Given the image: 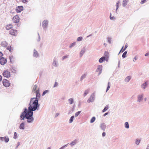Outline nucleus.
Here are the masks:
<instances>
[{
  "label": "nucleus",
  "instance_id": "nucleus-15",
  "mask_svg": "<svg viewBox=\"0 0 149 149\" xmlns=\"http://www.w3.org/2000/svg\"><path fill=\"white\" fill-rule=\"evenodd\" d=\"M38 53L37 51H36V50L34 49V53L33 56H34L35 57H37L38 56Z\"/></svg>",
  "mask_w": 149,
  "mask_h": 149
},
{
  "label": "nucleus",
  "instance_id": "nucleus-37",
  "mask_svg": "<svg viewBox=\"0 0 149 149\" xmlns=\"http://www.w3.org/2000/svg\"><path fill=\"white\" fill-rule=\"evenodd\" d=\"M128 47V44L127 43H126L125 45V48L123 50V51H122V52H123V51H124L125 49H126L127 48V47Z\"/></svg>",
  "mask_w": 149,
  "mask_h": 149
},
{
  "label": "nucleus",
  "instance_id": "nucleus-46",
  "mask_svg": "<svg viewBox=\"0 0 149 149\" xmlns=\"http://www.w3.org/2000/svg\"><path fill=\"white\" fill-rule=\"evenodd\" d=\"M82 38H78L77 39V41H80L81 40Z\"/></svg>",
  "mask_w": 149,
  "mask_h": 149
},
{
  "label": "nucleus",
  "instance_id": "nucleus-47",
  "mask_svg": "<svg viewBox=\"0 0 149 149\" xmlns=\"http://www.w3.org/2000/svg\"><path fill=\"white\" fill-rule=\"evenodd\" d=\"M68 56H63L62 57L63 59L64 60L65 58H67L68 57Z\"/></svg>",
  "mask_w": 149,
  "mask_h": 149
},
{
  "label": "nucleus",
  "instance_id": "nucleus-9",
  "mask_svg": "<svg viewBox=\"0 0 149 149\" xmlns=\"http://www.w3.org/2000/svg\"><path fill=\"white\" fill-rule=\"evenodd\" d=\"M102 65H99L97 67V68L96 70L97 72H99V74H100L102 70Z\"/></svg>",
  "mask_w": 149,
  "mask_h": 149
},
{
  "label": "nucleus",
  "instance_id": "nucleus-18",
  "mask_svg": "<svg viewBox=\"0 0 149 149\" xmlns=\"http://www.w3.org/2000/svg\"><path fill=\"white\" fill-rule=\"evenodd\" d=\"M143 97V96L142 95H140L138 96V101L139 102L141 100H142Z\"/></svg>",
  "mask_w": 149,
  "mask_h": 149
},
{
  "label": "nucleus",
  "instance_id": "nucleus-17",
  "mask_svg": "<svg viewBox=\"0 0 149 149\" xmlns=\"http://www.w3.org/2000/svg\"><path fill=\"white\" fill-rule=\"evenodd\" d=\"M131 79V77L130 76H128L125 79V81L126 82H128Z\"/></svg>",
  "mask_w": 149,
  "mask_h": 149
},
{
  "label": "nucleus",
  "instance_id": "nucleus-25",
  "mask_svg": "<svg viewBox=\"0 0 149 149\" xmlns=\"http://www.w3.org/2000/svg\"><path fill=\"white\" fill-rule=\"evenodd\" d=\"M69 103L70 104H72L73 102V99L72 98H70L68 100Z\"/></svg>",
  "mask_w": 149,
  "mask_h": 149
},
{
  "label": "nucleus",
  "instance_id": "nucleus-22",
  "mask_svg": "<svg viewBox=\"0 0 149 149\" xmlns=\"http://www.w3.org/2000/svg\"><path fill=\"white\" fill-rule=\"evenodd\" d=\"M95 117H92L90 120V123H93V122H94V121L95 120Z\"/></svg>",
  "mask_w": 149,
  "mask_h": 149
},
{
  "label": "nucleus",
  "instance_id": "nucleus-28",
  "mask_svg": "<svg viewBox=\"0 0 149 149\" xmlns=\"http://www.w3.org/2000/svg\"><path fill=\"white\" fill-rule=\"evenodd\" d=\"M85 52V51L84 50H81V51L80 53V55L81 57L82 56L83 54Z\"/></svg>",
  "mask_w": 149,
  "mask_h": 149
},
{
  "label": "nucleus",
  "instance_id": "nucleus-8",
  "mask_svg": "<svg viewBox=\"0 0 149 149\" xmlns=\"http://www.w3.org/2000/svg\"><path fill=\"white\" fill-rule=\"evenodd\" d=\"M48 24V21L47 20H45L42 22V26L43 27L45 28Z\"/></svg>",
  "mask_w": 149,
  "mask_h": 149
},
{
  "label": "nucleus",
  "instance_id": "nucleus-27",
  "mask_svg": "<svg viewBox=\"0 0 149 149\" xmlns=\"http://www.w3.org/2000/svg\"><path fill=\"white\" fill-rule=\"evenodd\" d=\"M125 127L127 128H128L129 127V124L128 122H126L125 123Z\"/></svg>",
  "mask_w": 149,
  "mask_h": 149
},
{
  "label": "nucleus",
  "instance_id": "nucleus-59",
  "mask_svg": "<svg viewBox=\"0 0 149 149\" xmlns=\"http://www.w3.org/2000/svg\"><path fill=\"white\" fill-rule=\"evenodd\" d=\"M86 76V75L85 74L84 75V77Z\"/></svg>",
  "mask_w": 149,
  "mask_h": 149
},
{
  "label": "nucleus",
  "instance_id": "nucleus-56",
  "mask_svg": "<svg viewBox=\"0 0 149 149\" xmlns=\"http://www.w3.org/2000/svg\"><path fill=\"white\" fill-rule=\"evenodd\" d=\"M123 47H122V48L120 50V52H121V51H122H122H123V50H123Z\"/></svg>",
  "mask_w": 149,
  "mask_h": 149
},
{
  "label": "nucleus",
  "instance_id": "nucleus-1",
  "mask_svg": "<svg viewBox=\"0 0 149 149\" xmlns=\"http://www.w3.org/2000/svg\"><path fill=\"white\" fill-rule=\"evenodd\" d=\"M39 107L38 104V101L36 98H33L31 99L29 107L27 110L25 108L24 110L20 116L21 120H24V118L27 119L28 123H31L34 119L32 117L33 112V111L36 110L37 108Z\"/></svg>",
  "mask_w": 149,
  "mask_h": 149
},
{
  "label": "nucleus",
  "instance_id": "nucleus-20",
  "mask_svg": "<svg viewBox=\"0 0 149 149\" xmlns=\"http://www.w3.org/2000/svg\"><path fill=\"white\" fill-rule=\"evenodd\" d=\"M147 85V82H146L145 83L141 85L142 88H143L144 89L145 88L146 86Z\"/></svg>",
  "mask_w": 149,
  "mask_h": 149
},
{
  "label": "nucleus",
  "instance_id": "nucleus-50",
  "mask_svg": "<svg viewBox=\"0 0 149 149\" xmlns=\"http://www.w3.org/2000/svg\"><path fill=\"white\" fill-rule=\"evenodd\" d=\"M53 64L54 65V66H56V61H54V62Z\"/></svg>",
  "mask_w": 149,
  "mask_h": 149
},
{
  "label": "nucleus",
  "instance_id": "nucleus-45",
  "mask_svg": "<svg viewBox=\"0 0 149 149\" xmlns=\"http://www.w3.org/2000/svg\"><path fill=\"white\" fill-rule=\"evenodd\" d=\"M57 85H58V83H57V82H55V83L54 85V87H56V86H57Z\"/></svg>",
  "mask_w": 149,
  "mask_h": 149
},
{
  "label": "nucleus",
  "instance_id": "nucleus-26",
  "mask_svg": "<svg viewBox=\"0 0 149 149\" xmlns=\"http://www.w3.org/2000/svg\"><path fill=\"white\" fill-rule=\"evenodd\" d=\"M120 2L119 1H118L116 3V10L118 9L119 7V4H120Z\"/></svg>",
  "mask_w": 149,
  "mask_h": 149
},
{
  "label": "nucleus",
  "instance_id": "nucleus-19",
  "mask_svg": "<svg viewBox=\"0 0 149 149\" xmlns=\"http://www.w3.org/2000/svg\"><path fill=\"white\" fill-rule=\"evenodd\" d=\"M108 109V106H106L104 108V109L102 110V112H104L105 111H106Z\"/></svg>",
  "mask_w": 149,
  "mask_h": 149
},
{
  "label": "nucleus",
  "instance_id": "nucleus-40",
  "mask_svg": "<svg viewBox=\"0 0 149 149\" xmlns=\"http://www.w3.org/2000/svg\"><path fill=\"white\" fill-rule=\"evenodd\" d=\"M76 142L73 141L71 143L70 145L71 146H72L73 145H74L76 144Z\"/></svg>",
  "mask_w": 149,
  "mask_h": 149
},
{
  "label": "nucleus",
  "instance_id": "nucleus-36",
  "mask_svg": "<svg viewBox=\"0 0 149 149\" xmlns=\"http://www.w3.org/2000/svg\"><path fill=\"white\" fill-rule=\"evenodd\" d=\"M110 19L111 20H113L115 19V18L114 17H111V14H110Z\"/></svg>",
  "mask_w": 149,
  "mask_h": 149
},
{
  "label": "nucleus",
  "instance_id": "nucleus-10",
  "mask_svg": "<svg viewBox=\"0 0 149 149\" xmlns=\"http://www.w3.org/2000/svg\"><path fill=\"white\" fill-rule=\"evenodd\" d=\"M13 27V25L11 24H9L6 26V28L7 30H9Z\"/></svg>",
  "mask_w": 149,
  "mask_h": 149
},
{
  "label": "nucleus",
  "instance_id": "nucleus-23",
  "mask_svg": "<svg viewBox=\"0 0 149 149\" xmlns=\"http://www.w3.org/2000/svg\"><path fill=\"white\" fill-rule=\"evenodd\" d=\"M127 3V1L123 0V6H125Z\"/></svg>",
  "mask_w": 149,
  "mask_h": 149
},
{
  "label": "nucleus",
  "instance_id": "nucleus-13",
  "mask_svg": "<svg viewBox=\"0 0 149 149\" xmlns=\"http://www.w3.org/2000/svg\"><path fill=\"white\" fill-rule=\"evenodd\" d=\"M104 60H106V58L105 57L102 56L99 59V61L100 63H102Z\"/></svg>",
  "mask_w": 149,
  "mask_h": 149
},
{
  "label": "nucleus",
  "instance_id": "nucleus-24",
  "mask_svg": "<svg viewBox=\"0 0 149 149\" xmlns=\"http://www.w3.org/2000/svg\"><path fill=\"white\" fill-rule=\"evenodd\" d=\"M74 118V116H72L70 118L69 120V123H71L72 122V121H73Z\"/></svg>",
  "mask_w": 149,
  "mask_h": 149
},
{
  "label": "nucleus",
  "instance_id": "nucleus-41",
  "mask_svg": "<svg viewBox=\"0 0 149 149\" xmlns=\"http://www.w3.org/2000/svg\"><path fill=\"white\" fill-rule=\"evenodd\" d=\"M48 92V91L47 90H46L44 92H43L42 93V95H44L45 94L47 93Z\"/></svg>",
  "mask_w": 149,
  "mask_h": 149
},
{
  "label": "nucleus",
  "instance_id": "nucleus-52",
  "mask_svg": "<svg viewBox=\"0 0 149 149\" xmlns=\"http://www.w3.org/2000/svg\"><path fill=\"white\" fill-rule=\"evenodd\" d=\"M3 55V54L1 52H0V57L2 56Z\"/></svg>",
  "mask_w": 149,
  "mask_h": 149
},
{
  "label": "nucleus",
  "instance_id": "nucleus-49",
  "mask_svg": "<svg viewBox=\"0 0 149 149\" xmlns=\"http://www.w3.org/2000/svg\"><path fill=\"white\" fill-rule=\"evenodd\" d=\"M0 139L2 141H3L4 140L5 137H1L0 138Z\"/></svg>",
  "mask_w": 149,
  "mask_h": 149
},
{
  "label": "nucleus",
  "instance_id": "nucleus-53",
  "mask_svg": "<svg viewBox=\"0 0 149 149\" xmlns=\"http://www.w3.org/2000/svg\"><path fill=\"white\" fill-rule=\"evenodd\" d=\"M2 79V77L1 75H0V81H1Z\"/></svg>",
  "mask_w": 149,
  "mask_h": 149
},
{
  "label": "nucleus",
  "instance_id": "nucleus-2",
  "mask_svg": "<svg viewBox=\"0 0 149 149\" xmlns=\"http://www.w3.org/2000/svg\"><path fill=\"white\" fill-rule=\"evenodd\" d=\"M3 75L4 77L6 78H9L10 77V72L7 70L4 71Z\"/></svg>",
  "mask_w": 149,
  "mask_h": 149
},
{
  "label": "nucleus",
  "instance_id": "nucleus-30",
  "mask_svg": "<svg viewBox=\"0 0 149 149\" xmlns=\"http://www.w3.org/2000/svg\"><path fill=\"white\" fill-rule=\"evenodd\" d=\"M89 92V90H86L84 92V96L88 94V93Z\"/></svg>",
  "mask_w": 149,
  "mask_h": 149
},
{
  "label": "nucleus",
  "instance_id": "nucleus-57",
  "mask_svg": "<svg viewBox=\"0 0 149 149\" xmlns=\"http://www.w3.org/2000/svg\"><path fill=\"white\" fill-rule=\"evenodd\" d=\"M91 101H90V99H88V102H91Z\"/></svg>",
  "mask_w": 149,
  "mask_h": 149
},
{
  "label": "nucleus",
  "instance_id": "nucleus-3",
  "mask_svg": "<svg viewBox=\"0 0 149 149\" xmlns=\"http://www.w3.org/2000/svg\"><path fill=\"white\" fill-rule=\"evenodd\" d=\"M3 85L6 87H8L10 85L9 81L6 79H3Z\"/></svg>",
  "mask_w": 149,
  "mask_h": 149
},
{
  "label": "nucleus",
  "instance_id": "nucleus-43",
  "mask_svg": "<svg viewBox=\"0 0 149 149\" xmlns=\"http://www.w3.org/2000/svg\"><path fill=\"white\" fill-rule=\"evenodd\" d=\"M75 43L74 42V43H72V44H71L70 45V47H72V46H74V45H75Z\"/></svg>",
  "mask_w": 149,
  "mask_h": 149
},
{
  "label": "nucleus",
  "instance_id": "nucleus-39",
  "mask_svg": "<svg viewBox=\"0 0 149 149\" xmlns=\"http://www.w3.org/2000/svg\"><path fill=\"white\" fill-rule=\"evenodd\" d=\"M138 57L136 56H135L133 59V61L134 62H135V61L137 59Z\"/></svg>",
  "mask_w": 149,
  "mask_h": 149
},
{
  "label": "nucleus",
  "instance_id": "nucleus-33",
  "mask_svg": "<svg viewBox=\"0 0 149 149\" xmlns=\"http://www.w3.org/2000/svg\"><path fill=\"white\" fill-rule=\"evenodd\" d=\"M4 140L6 142H8L9 141V139L8 137H5Z\"/></svg>",
  "mask_w": 149,
  "mask_h": 149
},
{
  "label": "nucleus",
  "instance_id": "nucleus-31",
  "mask_svg": "<svg viewBox=\"0 0 149 149\" xmlns=\"http://www.w3.org/2000/svg\"><path fill=\"white\" fill-rule=\"evenodd\" d=\"M37 88V86L36 85H35L34 86L33 88V91H35L36 92V89Z\"/></svg>",
  "mask_w": 149,
  "mask_h": 149
},
{
  "label": "nucleus",
  "instance_id": "nucleus-7",
  "mask_svg": "<svg viewBox=\"0 0 149 149\" xmlns=\"http://www.w3.org/2000/svg\"><path fill=\"white\" fill-rule=\"evenodd\" d=\"M23 10V7L22 6H18L16 9V11L17 13H20Z\"/></svg>",
  "mask_w": 149,
  "mask_h": 149
},
{
  "label": "nucleus",
  "instance_id": "nucleus-38",
  "mask_svg": "<svg viewBox=\"0 0 149 149\" xmlns=\"http://www.w3.org/2000/svg\"><path fill=\"white\" fill-rule=\"evenodd\" d=\"M109 84H110L109 82H108V87H107V89L106 92H107V91L109 90V88H110V86Z\"/></svg>",
  "mask_w": 149,
  "mask_h": 149
},
{
  "label": "nucleus",
  "instance_id": "nucleus-35",
  "mask_svg": "<svg viewBox=\"0 0 149 149\" xmlns=\"http://www.w3.org/2000/svg\"><path fill=\"white\" fill-rule=\"evenodd\" d=\"M81 111H79L77 112L75 114V117H77V116L79 115L80 114V113H81Z\"/></svg>",
  "mask_w": 149,
  "mask_h": 149
},
{
  "label": "nucleus",
  "instance_id": "nucleus-16",
  "mask_svg": "<svg viewBox=\"0 0 149 149\" xmlns=\"http://www.w3.org/2000/svg\"><path fill=\"white\" fill-rule=\"evenodd\" d=\"M36 98L37 99V98H38L40 97V94L39 93L38 91H36Z\"/></svg>",
  "mask_w": 149,
  "mask_h": 149
},
{
  "label": "nucleus",
  "instance_id": "nucleus-58",
  "mask_svg": "<svg viewBox=\"0 0 149 149\" xmlns=\"http://www.w3.org/2000/svg\"><path fill=\"white\" fill-rule=\"evenodd\" d=\"M50 148L49 147L48 148V149H50Z\"/></svg>",
  "mask_w": 149,
  "mask_h": 149
},
{
  "label": "nucleus",
  "instance_id": "nucleus-21",
  "mask_svg": "<svg viewBox=\"0 0 149 149\" xmlns=\"http://www.w3.org/2000/svg\"><path fill=\"white\" fill-rule=\"evenodd\" d=\"M101 127L102 130H104L105 129L106 126L104 124H102L101 125Z\"/></svg>",
  "mask_w": 149,
  "mask_h": 149
},
{
  "label": "nucleus",
  "instance_id": "nucleus-29",
  "mask_svg": "<svg viewBox=\"0 0 149 149\" xmlns=\"http://www.w3.org/2000/svg\"><path fill=\"white\" fill-rule=\"evenodd\" d=\"M127 53V52L125 51L123 53V54L122 55V57L123 58H125L126 57Z\"/></svg>",
  "mask_w": 149,
  "mask_h": 149
},
{
  "label": "nucleus",
  "instance_id": "nucleus-34",
  "mask_svg": "<svg viewBox=\"0 0 149 149\" xmlns=\"http://www.w3.org/2000/svg\"><path fill=\"white\" fill-rule=\"evenodd\" d=\"M140 141V140L137 139H136V143L137 145H138L139 144Z\"/></svg>",
  "mask_w": 149,
  "mask_h": 149
},
{
  "label": "nucleus",
  "instance_id": "nucleus-54",
  "mask_svg": "<svg viewBox=\"0 0 149 149\" xmlns=\"http://www.w3.org/2000/svg\"><path fill=\"white\" fill-rule=\"evenodd\" d=\"M108 114V113H104V116H106V115H107V114Z\"/></svg>",
  "mask_w": 149,
  "mask_h": 149
},
{
  "label": "nucleus",
  "instance_id": "nucleus-4",
  "mask_svg": "<svg viewBox=\"0 0 149 149\" xmlns=\"http://www.w3.org/2000/svg\"><path fill=\"white\" fill-rule=\"evenodd\" d=\"M7 60L3 57L0 58V63L1 65H4L7 63Z\"/></svg>",
  "mask_w": 149,
  "mask_h": 149
},
{
  "label": "nucleus",
  "instance_id": "nucleus-51",
  "mask_svg": "<svg viewBox=\"0 0 149 149\" xmlns=\"http://www.w3.org/2000/svg\"><path fill=\"white\" fill-rule=\"evenodd\" d=\"M106 134L104 132H103L102 134V136H105Z\"/></svg>",
  "mask_w": 149,
  "mask_h": 149
},
{
  "label": "nucleus",
  "instance_id": "nucleus-11",
  "mask_svg": "<svg viewBox=\"0 0 149 149\" xmlns=\"http://www.w3.org/2000/svg\"><path fill=\"white\" fill-rule=\"evenodd\" d=\"M104 57H105L106 59V61H107L109 56V53L107 52H105L104 53Z\"/></svg>",
  "mask_w": 149,
  "mask_h": 149
},
{
  "label": "nucleus",
  "instance_id": "nucleus-14",
  "mask_svg": "<svg viewBox=\"0 0 149 149\" xmlns=\"http://www.w3.org/2000/svg\"><path fill=\"white\" fill-rule=\"evenodd\" d=\"M1 45L3 47H6L8 45V43L5 41H3L2 42Z\"/></svg>",
  "mask_w": 149,
  "mask_h": 149
},
{
  "label": "nucleus",
  "instance_id": "nucleus-32",
  "mask_svg": "<svg viewBox=\"0 0 149 149\" xmlns=\"http://www.w3.org/2000/svg\"><path fill=\"white\" fill-rule=\"evenodd\" d=\"M8 49L9 50L10 52H12L13 51V49L10 46L8 47Z\"/></svg>",
  "mask_w": 149,
  "mask_h": 149
},
{
  "label": "nucleus",
  "instance_id": "nucleus-12",
  "mask_svg": "<svg viewBox=\"0 0 149 149\" xmlns=\"http://www.w3.org/2000/svg\"><path fill=\"white\" fill-rule=\"evenodd\" d=\"M24 128V122L22 123L20 126L19 128L23 130Z\"/></svg>",
  "mask_w": 149,
  "mask_h": 149
},
{
  "label": "nucleus",
  "instance_id": "nucleus-60",
  "mask_svg": "<svg viewBox=\"0 0 149 149\" xmlns=\"http://www.w3.org/2000/svg\"><path fill=\"white\" fill-rule=\"evenodd\" d=\"M56 114H57V115H58V113H56Z\"/></svg>",
  "mask_w": 149,
  "mask_h": 149
},
{
  "label": "nucleus",
  "instance_id": "nucleus-61",
  "mask_svg": "<svg viewBox=\"0 0 149 149\" xmlns=\"http://www.w3.org/2000/svg\"><path fill=\"white\" fill-rule=\"evenodd\" d=\"M83 76H82V77H81V79H82L83 78Z\"/></svg>",
  "mask_w": 149,
  "mask_h": 149
},
{
  "label": "nucleus",
  "instance_id": "nucleus-6",
  "mask_svg": "<svg viewBox=\"0 0 149 149\" xmlns=\"http://www.w3.org/2000/svg\"><path fill=\"white\" fill-rule=\"evenodd\" d=\"M17 31L16 30H14L12 29L10 31V34L14 36H16L17 35Z\"/></svg>",
  "mask_w": 149,
  "mask_h": 149
},
{
  "label": "nucleus",
  "instance_id": "nucleus-44",
  "mask_svg": "<svg viewBox=\"0 0 149 149\" xmlns=\"http://www.w3.org/2000/svg\"><path fill=\"white\" fill-rule=\"evenodd\" d=\"M146 0H143L141 2V3L142 4H143V3H144L145 2H146Z\"/></svg>",
  "mask_w": 149,
  "mask_h": 149
},
{
  "label": "nucleus",
  "instance_id": "nucleus-48",
  "mask_svg": "<svg viewBox=\"0 0 149 149\" xmlns=\"http://www.w3.org/2000/svg\"><path fill=\"white\" fill-rule=\"evenodd\" d=\"M22 1L24 3H26L27 2V0H22Z\"/></svg>",
  "mask_w": 149,
  "mask_h": 149
},
{
  "label": "nucleus",
  "instance_id": "nucleus-55",
  "mask_svg": "<svg viewBox=\"0 0 149 149\" xmlns=\"http://www.w3.org/2000/svg\"><path fill=\"white\" fill-rule=\"evenodd\" d=\"M149 54L148 53H147L146 54H145V56H148Z\"/></svg>",
  "mask_w": 149,
  "mask_h": 149
},
{
  "label": "nucleus",
  "instance_id": "nucleus-5",
  "mask_svg": "<svg viewBox=\"0 0 149 149\" xmlns=\"http://www.w3.org/2000/svg\"><path fill=\"white\" fill-rule=\"evenodd\" d=\"M19 18L18 15H15L13 19V20L14 23H17L19 22Z\"/></svg>",
  "mask_w": 149,
  "mask_h": 149
},
{
  "label": "nucleus",
  "instance_id": "nucleus-42",
  "mask_svg": "<svg viewBox=\"0 0 149 149\" xmlns=\"http://www.w3.org/2000/svg\"><path fill=\"white\" fill-rule=\"evenodd\" d=\"M17 137V134L16 132H15L14 135V139H16Z\"/></svg>",
  "mask_w": 149,
  "mask_h": 149
}]
</instances>
